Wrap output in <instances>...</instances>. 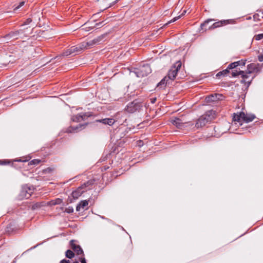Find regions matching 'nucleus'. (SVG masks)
Returning a JSON list of instances; mask_svg holds the SVG:
<instances>
[{
    "instance_id": "f257e3e1",
    "label": "nucleus",
    "mask_w": 263,
    "mask_h": 263,
    "mask_svg": "<svg viewBox=\"0 0 263 263\" xmlns=\"http://www.w3.org/2000/svg\"><path fill=\"white\" fill-rule=\"evenodd\" d=\"M255 118V116L253 114H248L243 112H240L237 114H234L233 122L235 124L238 123L239 125H241L242 121L249 123L252 121Z\"/></svg>"
},
{
    "instance_id": "f03ea898",
    "label": "nucleus",
    "mask_w": 263,
    "mask_h": 263,
    "mask_svg": "<svg viewBox=\"0 0 263 263\" xmlns=\"http://www.w3.org/2000/svg\"><path fill=\"white\" fill-rule=\"evenodd\" d=\"M214 118L215 111L212 110H209L198 119L195 124V126L197 128L201 127Z\"/></svg>"
},
{
    "instance_id": "7ed1b4c3",
    "label": "nucleus",
    "mask_w": 263,
    "mask_h": 263,
    "mask_svg": "<svg viewBox=\"0 0 263 263\" xmlns=\"http://www.w3.org/2000/svg\"><path fill=\"white\" fill-rule=\"evenodd\" d=\"M181 66V63L180 61L177 62L169 70L167 78L171 80H173L176 77L177 72Z\"/></svg>"
},
{
    "instance_id": "20e7f679",
    "label": "nucleus",
    "mask_w": 263,
    "mask_h": 263,
    "mask_svg": "<svg viewBox=\"0 0 263 263\" xmlns=\"http://www.w3.org/2000/svg\"><path fill=\"white\" fill-rule=\"evenodd\" d=\"M151 72V69L149 65L145 64L140 66L136 72L138 77H143L146 76L148 74Z\"/></svg>"
},
{
    "instance_id": "39448f33",
    "label": "nucleus",
    "mask_w": 263,
    "mask_h": 263,
    "mask_svg": "<svg viewBox=\"0 0 263 263\" xmlns=\"http://www.w3.org/2000/svg\"><path fill=\"white\" fill-rule=\"evenodd\" d=\"M104 38V35H101L94 39L93 40L83 42L81 43V46L84 48V49L90 48L95 44L100 42Z\"/></svg>"
},
{
    "instance_id": "423d86ee",
    "label": "nucleus",
    "mask_w": 263,
    "mask_h": 263,
    "mask_svg": "<svg viewBox=\"0 0 263 263\" xmlns=\"http://www.w3.org/2000/svg\"><path fill=\"white\" fill-rule=\"evenodd\" d=\"M141 104L138 101L135 100L128 104L126 106V110L129 113H133L139 110Z\"/></svg>"
},
{
    "instance_id": "0eeeda50",
    "label": "nucleus",
    "mask_w": 263,
    "mask_h": 263,
    "mask_svg": "<svg viewBox=\"0 0 263 263\" xmlns=\"http://www.w3.org/2000/svg\"><path fill=\"white\" fill-rule=\"evenodd\" d=\"M223 96L221 94L215 93L206 97L205 100L207 102H217L219 100H222Z\"/></svg>"
},
{
    "instance_id": "6e6552de",
    "label": "nucleus",
    "mask_w": 263,
    "mask_h": 263,
    "mask_svg": "<svg viewBox=\"0 0 263 263\" xmlns=\"http://www.w3.org/2000/svg\"><path fill=\"white\" fill-rule=\"evenodd\" d=\"M28 160V159L24 158L13 160H0V164H9L10 163H13L14 162H26Z\"/></svg>"
},
{
    "instance_id": "1a4fd4ad",
    "label": "nucleus",
    "mask_w": 263,
    "mask_h": 263,
    "mask_svg": "<svg viewBox=\"0 0 263 263\" xmlns=\"http://www.w3.org/2000/svg\"><path fill=\"white\" fill-rule=\"evenodd\" d=\"M20 31H16L15 32H11V33H9L8 34L6 35L4 37V40H5V41H6L8 42V41L9 40H15L18 38V36L19 35Z\"/></svg>"
},
{
    "instance_id": "9d476101",
    "label": "nucleus",
    "mask_w": 263,
    "mask_h": 263,
    "mask_svg": "<svg viewBox=\"0 0 263 263\" xmlns=\"http://www.w3.org/2000/svg\"><path fill=\"white\" fill-rule=\"evenodd\" d=\"M257 69V67L255 64L251 63L247 66V70L245 72V74H247L248 78L249 77L248 74H250L253 72L256 71Z\"/></svg>"
},
{
    "instance_id": "9b49d317",
    "label": "nucleus",
    "mask_w": 263,
    "mask_h": 263,
    "mask_svg": "<svg viewBox=\"0 0 263 263\" xmlns=\"http://www.w3.org/2000/svg\"><path fill=\"white\" fill-rule=\"evenodd\" d=\"M171 122L173 125L178 128H182L184 127V123L182 122L179 118H175L171 120Z\"/></svg>"
},
{
    "instance_id": "f8f14e48",
    "label": "nucleus",
    "mask_w": 263,
    "mask_h": 263,
    "mask_svg": "<svg viewBox=\"0 0 263 263\" xmlns=\"http://www.w3.org/2000/svg\"><path fill=\"white\" fill-rule=\"evenodd\" d=\"M229 20H223L220 21L216 23H214L212 26L209 27V29H213L220 26L226 25L228 22Z\"/></svg>"
},
{
    "instance_id": "ddd939ff",
    "label": "nucleus",
    "mask_w": 263,
    "mask_h": 263,
    "mask_svg": "<svg viewBox=\"0 0 263 263\" xmlns=\"http://www.w3.org/2000/svg\"><path fill=\"white\" fill-rule=\"evenodd\" d=\"M239 75H241V77L243 78L244 81L248 79V76L247 74H245V71L242 70H240L237 71V70H235L232 72V76L233 77H237Z\"/></svg>"
},
{
    "instance_id": "4468645a",
    "label": "nucleus",
    "mask_w": 263,
    "mask_h": 263,
    "mask_svg": "<svg viewBox=\"0 0 263 263\" xmlns=\"http://www.w3.org/2000/svg\"><path fill=\"white\" fill-rule=\"evenodd\" d=\"M88 205V201L87 200L82 201L77 206L76 210L77 211H80L82 209H84L86 206Z\"/></svg>"
},
{
    "instance_id": "2eb2a0df",
    "label": "nucleus",
    "mask_w": 263,
    "mask_h": 263,
    "mask_svg": "<svg viewBox=\"0 0 263 263\" xmlns=\"http://www.w3.org/2000/svg\"><path fill=\"white\" fill-rule=\"evenodd\" d=\"M71 247L72 249L78 255H81L83 254V251L79 246H77L75 244L71 243Z\"/></svg>"
},
{
    "instance_id": "dca6fc26",
    "label": "nucleus",
    "mask_w": 263,
    "mask_h": 263,
    "mask_svg": "<svg viewBox=\"0 0 263 263\" xmlns=\"http://www.w3.org/2000/svg\"><path fill=\"white\" fill-rule=\"evenodd\" d=\"M100 122L109 125H112L115 122V120L112 118H106L100 120Z\"/></svg>"
},
{
    "instance_id": "f3484780",
    "label": "nucleus",
    "mask_w": 263,
    "mask_h": 263,
    "mask_svg": "<svg viewBox=\"0 0 263 263\" xmlns=\"http://www.w3.org/2000/svg\"><path fill=\"white\" fill-rule=\"evenodd\" d=\"M83 192L82 189L79 188L72 193V196L73 198L77 199L82 194Z\"/></svg>"
},
{
    "instance_id": "a211bd4d",
    "label": "nucleus",
    "mask_w": 263,
    "mask_h": 263,
    "mask_svg": "<svg viewBox=\"0 0 263 263\" xmlns=\"http://www.w3.org/2000/svg\"><path fill=\"white\" fill-rule=\"evenodd\" d=\"M70 49L71 51H72L73 53H77L84 50V48L81 46V44L76 46L71 47Z\"/></svg>"
},
{
    "instance_id": "6ab92c4d",
    "label": "nucleus",
    "mask_w": 263,
    "mask_h": 263,
    "mask_svg": "<svg viewBox=\"0 0 263 263\" xmlns=\"http://www.w3.org/2000/svg\"><path fill=\"white\" fill-rule=\"evenodd\" d=\"M85 117V114H78L72 117V120L74 122H80L84 120Z\"/></svg>"
},
{
    "instance_id": "aec40b11",
    "label": "nucleus",
    "mask_w": 263,
    "mask_h": 263,
    "mask_svg": "<svg viewBox=\"0 0 263 263\" xmlns=\"http://www.w3.org/2000/svg\"><path fill=\"white\" fill-rule=\"evenodd\" d=\"M82 126V125H79V126H77L76 127L70 126L66 130L67 133H72V132H77L79 130V128Z\"/></svg>"
},
{
    "instance_id": "412c9836",
    "label": "nucleus",
    "mask_w": 263,
    "mask_h": 263,
    "mask_svg": "<svg viewBox=\"0 0 263 263\" xmlns=\"http://www.w3.org/2000/svg\"><path fill=\"white\" fill-rule=\"evenodd\" d=\"M82 27H83L82 29L85 31H88L89 30H90L91 29H92L94 26H89L88 23H86L85 24H84Z\"/></svg>"
},
{
    "instance_id": "4be33fe9",
    "label": "nucleus",
    "mask_w": 263,
    "mask_h": 263,
    "mask_svg": "<svg viewBox=\"0 0 263 263\" xmlns=\"http://www.w3.org/2000/svg\"><path fill=\"white\" fill-rule=\"evenodd\" d=\"M186 12V10H184L183 11V12H182V13L178 15V16H176L175 17H174L170 22V23H172V22H175L176 21H177V20H178L179 18H180V17H181L183 15H184V14Z\"/></svg>"
},
{
    "instance_id": "5701e85b",
    "label": "nucleus",
    "mask_w": 263,
    "mask_h": 263,
    "mask_svg": "<svg viewBox=\"0 0 263 263\" xmlns=\"http://www.w3.org/2000/svg\"><path fill=\"white\" fill-rule=\"evenodd\" d=\"M74 253L70 250H67L66 252V256L67 258H72V257H74Z\"/></svg>"
},
{
    "instance_id": "b1692460",
    "label": "nucleus",
    "mask_w": 263,
    "mask_h": 263,
    "mask_svg": "<svg viewBox=\"0 0 263 263\" xmlns=\"http://www.w3.org/2000/svg\"><path fill=\"white\" fill-rule=\"evenodd\" d=\"M61 202H62V200L61 199L58 198V199H56L55 200L51 201L50 203L51 205H56V204H59L61 203Z\"/></svg>"
},
{
    "instance_id": "393cba45",
    "label": "nucleus",
    "mask_w": 263,
    "mask_h": 263,
    "mask_svg": "<svg viewBox=\"0 0 263 263\" xmlns=\"http://www.w3.org/2000/svg\"><path fill=\"white\" fill-rule=\"evenodd\" d=\"M169 79L167 78V77H165L164 78H163L161 82L158 84V86H161L162 85H165L167 83V81Z\"/></svg>"
},
{
    "instance_id": "a878e982",
    "label": "nucleus",
    "mask_w": 263,
    "mask_h": 263,
    "mask_svg": "<svg viewBox=\"0 0 263 263\" xmlns=\"http://www.w3.org/2000/svg\"><path fill=\"white\" fill-rule=\"evenodd\" d=\"M238 64H239L238 62H233V63L230 64V65H229V66L228 67V69H231L236 68V67L238 66Z\"/></svg>"
},
{
    "instance_id": "bb28decb",
    "label": "nucleus",
    "mask_w": 263,
    "mask_h": 263,
    "mask_svg": "<svg viewBox=\"0 0 263 263\" xmlns=\"http://www.w3.org/2000/svg\"><path fill=\"white\" fill-rule=\"evenodd\" d=\"M213 19H208L205 21L203 23H202L200 25V27L202 29H203L204 27L209 22L213 21Z\"/></svg>"
},
{
    "instance_id": "cd10ccee",
    "label": "nucleus",
    "mask_w": 263,
    "mask_h": 263,
    "mask_svg": "<svg viewBox=\"0 0 263 263\" xmlns=\"http://www.w3.org/2000/svg\"><path fill=\"white\" fill-rule=\"evenodd\" d=\"M229 71L228 70V69L227 68V69H225L222 71H220L217 74V76H221V75H223V76H226L228 73H229Z\"/></svg>"
},
{
    "instance_id": "c85d7f7f",
    "label": "nucleus",
    "mask_w": 263,
    "mask_h": 263,
    "mask_svg": "<svg viewBox=\"0 0 263 263\" xmlns=\"http://www.w3.org/2000/svg\"><path fill=\"white\" fill-rule=\"evenodd\" d=\"M44 161H41V160L40 159H33V160H32L29 164H33V165H34V164H37L40 163H41V162H44Z\"/></svg>"
},
{
    "instance_id": "c756f323",
    "label": "nucleus",
    "mask_w": 263,
    "mask_h": 263,
    "mask_svg": "<svg viewBox=\"0 0 263 263\" xmlns=\"http://www.w3.org/2000/svg\"><path fill=\"white\" fill-rule=\"evenodd\" d=\"M72 53H73L72 51H71V49L70 48V49H68L67 50L65 51V52H64L63 53V55L66 57V56L69 55Z\"/></svg>"
},
{
    "instance_id": "7c9ffc66",
    "label": "nucleus",
    "mask_w": 263,
    "mask_h": 263,
    "mask_svg": "<svg viewBox=\"0 0 263 263\" xmlns=\"http://www.w3.org/2000/svg\"><path fill=\"white\" fill-rule=\"evenodd\" d=\"M254 38L257 41L263 39V33L255 35Z\"/></svg>"
},
{
    "instance_id": "2f4dec72",
    "label": "nucleus",
    "mask_w": 263,
    "mask_h": 263,
    "mask_svg": "<svg viewBox=\"0 0 263 263\" xmlns=\"http://www.w3.org/2000/svg\"><path fill=\"white\" fill-rule=\"evenodd\" d=\"M24 4H25L24 2H21L17 6H16L14 8V10H16L18 9L20 7L23 6L24 5Z\"/></svg>"
},
{
    "instance_id": "473e14b6",
    "label": "nucleus",
    "mask_w": 263,
    "mask_h": 263,
    "mask_svg": "<svg viewBox=\"0 0 263 263\" xmlns=\"http://www.w3.org/2000/svg\"><path fill=\"white\" fill-rule=\"evenodd\" d=\"M245 61H243V60H240L239 61H237L236 62H238L239 63V64H238V66H240V65L244 66L246 64Z\"/></svg>"
},
{
    "instance_id": "72a5a7b5",
    "label": "nucleus",
    "mask_w": 263,
    "mask_h": 263,
    "mask_svg": "<svg viewBox=\"0 0 263 263\" xmlns=\"http://www.w3.org/2000/svg\"><path fill=\"white\" fill-rule=\"evenodd\" d=\"M73 210L72 208H69L65 210V211L67 213H71L73 212Z\"/></svg>"
},
{
    "instance_id": "f704fd0d",
    "label": "nucleus",
    "mask_w": 263,
    "mask_h": 263,
    "mask_svg": "<svg viewBox=\"0 0 263 263\" xmlns=\"http://www.w3.org/2000/svg\"><path fill=\"white\" fill-rule=\"evenodd\" d=\"M79 259H80V260L81 263H86V260H85V258L81 257Z\"/></svg>"
},
{
    "instance_id": "c9c22d12",
    "label": "nucleus",
    "mask_w": 263,
    "mask_h": 263,
    "mask_svg": "<svg viewBox=\"0 0 263 263\" xmlns=\"http://www.w3.org/2000/svg\"><path fill=\"white\" fill-rule=\"evenodd\" d=\"M60 263H70V261L68 260L63 259L61 261Z\"/></svg>"
},
{
    "instance_id": "e433bc0d",
    "label": "nucleus",
    "mask_w": 263,
    "mask_h": 263,
    "mask_svg": "<svg viewBox=\"0 0 263 263\" xmlns=\"http://www.w3.org/2000/svg\"><path fill=\"white\" fill-rule=\"evenodd\" d=\"M258 60L260 62H262L263 61V55H260L258 57Z\"/></svg>"
},
{
    "instance_id": "4c0bfd02",
    "label": "nucleus",
    "mask_w": 263,
    "mask_h": 263,
    "mask_svg": "<svg viewBox=\"0 0 263 263\" xmlns=\"http://www.w3.org/2000/svg\"><path fill=\"white\" fill-rule=\"evenodd\" d=\"M31 22V20L30 18H28L27 20H26V22L25 23V24H29L30 22Z\"/></svg>"
},
{
    "instance_id": "58836bf2",
    "label": "nucleus",
    "mask_w": 263,
    "mask_h": 263,
    "mask_svg": "<svg viewBox=\"0 0 263 263\" xmlns=\"http://www.w3.org/2000/svg\"><path fill=\"white\" fill-rule=\"evenodd\" d=\"M156 100V98L151 99V101L152 103H154L155 102Z\"/></svg>"
},
{
    "instance_id": "ea45409f",
    "label": "nucleus",
    "mask_w": 263,
    "mask_h": 263,
    "mask_svg": "<svg viewBox=\"0 0 263 263\" xmlns=\"http://www.w3.org/2000/svg\"><path fill=\"white\" fill-rule=\"evenodd\" d=\"M102 23H103V22H100V23H96V25L97 26H99V25H101Z\"/></svg>"
},
{
    "instance_id": "a19ab883",
    "label": "nucleus",
    "mask_w": 263,
    "mask_h": 263,
    "mask_svg": "<svg viewBox=\"0 0 263 263\" xmlns=\"http://www.w3.org/2000/svg\"><path fill=\"white\" fill-rule=\"evenodd\" d=\"M73 263H79L78 261H74Z\"/></svg>"
}]
</instances>
